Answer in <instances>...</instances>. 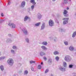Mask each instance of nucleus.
Masks as SVG:
<instances>
[{
	"label": "nucleus",
	"mask_w": 76,
	"mask_h": 76,
	"mask_svg": "<svg viewBox=\"0 0 76 76\" xmlns=\"http://www.w3.org/2000/svg\"><path fill=\"white\" fill-rule=\"evenodd\" d=\"M64 59L66 61L69 62L72 60V58L69 55H66L65 56Z\"/></svg>",
	"instance_id": "nucleus-1"
},
{
	"label": "nucleus",
	"mask_w": 76,
	"mask_h": 76,
	"mask_svg": "<svg viewBox=\"0 0 76 76\" xmlns=\"http://www.w3.org/2000/svg\"><path fill=\"white\" fill-rule=\"evenodd\" d=\"M69 18H63L62 20H64L63 22L64 25H66L68 23V20H69Z\"/></svg>",
	"instance_id": "nucleus-2"
},
{
	"label": "nucleus",
	"mask_w": 76,
	"mask_h": 76,
	"mask_svg": "<svg viewBox=\"0 0 76 76\" xmlns=\"http://www.w3.org/2000/svg\"><path fill=\"white\" fill-rule=\"evenodd\" d=\"M7 63L9 64L12 66L13 64V60L12 59H9L8 60Z\"/></svg>",
	"instance_id": "nucleus-3"
},
{
	"label": "nucleus",
	"mask_w": 76,
	"mask_h": 76,
	"mask_svg": "<svg viewBox=\"0 0 76 76\" xmlns=\"http://www.w3.org/2000/svg\"><path fill=\"white\" fill-rule=\"evenodd\" d=\"M49 25L50 26H54V22L52 20H50L49 21Z\"/></svg>",
	"instance_id": "nucleus-4"
},
{
	"label": "nucleus",
	"mask_w": 76,
	"mask_h": 76,
	"mask_svg": "<svg viewBox=\"0 0 76 76\" xmlns=\"http://www.w3.org/2000/svg\"><path fill=\"white\" fill-rule=\"evenodd\" d=\"M68 12L66 10H64V15L65 17H68L69 16V14H67Z\"/></svg>",
	"instance_id": "nucleus-5"
},
{
	"label": "nucleus",
	"mask_w": 76,
	"mask_h": 76,
	"mask_svg": "<svg viewBox=\"0 0 76 76\" xmlns=\"http://www.w3.org/2000/svg\"><path fill=\"white\" fill-rule=\"evenodd\" d=\"M22 31L25 35H28V32L27 30L25 29H23Z\"/></svg>",
	"instance_id": "nucleus-6"
},
{
	"label": "nucleus",
	"mask_w": 76,
	"mask_h": 76,
	"mask_svg": "<svg viewBox=\"0 0 76 76\" xmlns=\"http://www.w3.org/2000/svg\"><path fill=\"white\" fill-rule=\"evenodd\" d=\"M26 2L25 1H23L21 4L20 6L21 7H24V6H25V4Z\"/></svg>",
	"instance_id": "nucleus-7"
},
{
	"label": "nucleus",
	"mask_w": 76,
	"mask_h": 76,
	"mask_svg": "<svg viewBox=\"0 0 76 76\" xmlns=\"http://www.w3.org/2000/svg\"><path fill=\"white\" fill-rule=\"evenodd\" d=\"M59 70L61 72H65L66 71V69L62 66L59 68Z\"/></svg>",
	"instance_id": "nucleus-8"
},
{
	"label": "nucleus",
	"mask_w": 76,
	"mask_h": 76,
	"mask_svg": "<svg viewBox=\"0 0 76 76\" xmlns=\"http://www.w3.org/2000/svg\"><path fill=\"white\" fill-rule=\"evenodd\" d=\"M45 23H42V26H41V30H43L45 28Z\"/></svg>",
	"instance_id": "nucleus-9"
},
{
	"label": "nucleus",
	"mask_w": 76,
	"mask_h": 76,
	"mask_svg": "<svg viewBox=\"0 0 76 76\" xmlns=\"http://www.w3.org/2000/svg\"><path fill=\"white\" fill-rule=\"evenodd\" d=\"M37 17L38 19H40L41 18V15L40 13H38L37 14Z\"/></svg>",
	"instance_id": "nucleus-10"
},
{
	"label": "nucleus",
	"mask_w": 76,
	"mask_h": 76,
	"mask_svg": "<svg viewBox=\"0 0 76 76\" xmlns=\"http://www.w3.org/2000/svg\"><path fill=\"white\" fill-rule=\"evenodd\" d=\"M41 48H42L43 50H47V48L44 46H42Z\"/></svg>",
	"instance_id": "nucleus-11"
},
{
	"label": "nucleus",
	"mask_w": 76,
	"mask_h": 76,
	"mask_svg": "<svg viewBox=\"0 0 76 76\" xmlns=\"http://www.w3.org/2000/svg\"><path fill=\"white\" fill-rule=\"evenodd\" d=\"M31 3H32L33 4L35 5L36 4V3L35 2V0H31L30 1Z\"/></svg>",
	"instance_id": "nucleus-12"
},
{
	"label": "nucleus",
	"mask_w": 76,
	"mask_h": 76,
	"mask_svg": "<svg viewBox=\"0 0 76 76\" xmlns=\"http://www.w3.org/2000/svg\"><path fill=\"white\" fill-rule=\"evenodd\" d=\"M29 17H28L27 16H25L24 18V21H25V22L27 20H28V19H29Z\"/></svg>",
	"instance_id": "nucleus-13"
},
{
	"label": "nucleus",
	"mask_w": 76,
	"mask_h": 76,
	"mask_svg": "<svg viewBox=\"0 0 76 76\" xmlns=\"http://www.w3.org/2000/svg\"><path fill=\"white\" fill-rule=\"evenodd\" d=\"M40 54L41 56H45V54L42 52H41L40 53Z\"/></svg>",
	"instance_id": "nucleus-14"
},
{
	"label": "nucleus",
	"mask_w": 76,
	"mask_h": 76,
	"mask_svg": "<svg viewBox=\"0 0 76 76\" xmlns=\"http://www.w3.org/2000/svg\"><path fill=\"white\" fill-rule=\"evenodd\" d=\"M69 50L70 51H73V50H74V48H73V47H72V46H71L69 48Z\"/></svg>",
	"instance_id": "nucleus-15"
},
{
	"label": "nucleus",
	"mask_w": 76,
	"mask_h": 76,
	"mask_svg": "<svg viewBox=\"0 0 76 76\" xmlns=\"http://www.w3.org/2000/svg\"><path fill=\"white\" fill-rule=\"evenodd\" d=\"M41 24L40 22H39L36 23L35 24V26H39V25Z\"/></svg>",
	"instance_id": "nucleus-16"
},
{
	"label": "nucleus",
	"mask_w": 76,
	"mask_h": 76,
	"mask_svg": "<svg viewBox=\"0 0 76 76\" xmlns=\"http://www.w3.org/2000/svg\"><path fill=\"white\" fill-rule=\"evenodd\" d=\"M42 44H43V45H47L48 44V43L47 42H44L42 43Z\"/></svg>",
	"instance_id": "nucleus-17"
},
{
	"label": "nucleus",
	"mask_w": 76,
	"mask_h": 76,
	"mask_svg": "<svg viewBox=\"0 0 76 76\" xmlns=\"http://www.w3.org/2000/svg\"><path fill=\"white\" fill-rule=\"evenodd\" d=\"M76 31L74 32L73 34L72 37V38H74V37L76 36Z\"/></svg>",
	"instance_id": "nucleus-18"
},
{
	"label": "nucleus",
	"mask_w": 76,
	"mask_h": 76,
	"mask_svg": "<svg viewBox=\"0 0 76 76\" xmlns=\"http://www.w3.org/2000/svg\"><path fill=\"white\" fill-rule=\"evenodd\" d=\"M63 65L65 67H67V63H66L65 62H63Z\"/></svg>",
	"instance_id": "nucleus-19"
},
{
	"label": "nucleus",
	"mask_w": 76,
	"mask_h": 76,
	"mask_svg": "<svg viewBox=\"0 0 76 76\" xmlns=\"http://www.w3.org/2000/svg\"><path fill=\"white\" fill-rule=\"evenodd\" d=\"M68 0H64V4H65L68 3Z\"/></svg>",
	"instance_id": "nucleus-20"
},
{
	"label": "nucleus",
	"mask_w": 76,
	"mask_h": 76,
	"mask_svg": "<svg viewBox=\"0 0 76 76\" xmlns=\"http://www.w3.org/2000/svg\"><path fill=\"white\" fill-rule=\"evenodd\" d=\"M0 69L2 71H3L4 70V67H3V66L1 65L0 66Z\"/></svg>",
	"instance_id": "nucleus-21"
},
{
	"label": "nucleus",
	"mask_w": 76,
	"mask_h": 76,
	"mask_svg": "<svg viewBox=\"0 0 76 76\" xmlns=\"http://www.w3.org/2000/svg\"><path fill=\"white\" fill-rule=\"evenodd\" d=\"M53 54L54 55H56L58 54V51H55L54 52Z\"/></svg>",
	"instance_id": "nucleus-22"
},
{
	"label": "nucleus",
	"mask_w": 76,
	"mask_h": 76,
	"mask_svg": "<svg viewBox=\"0 0 76 76\" xmlns=\"http://www.w3.org/2000/svg\"><path fill=\"white\" fill-rule=\"evenodd\" d=\"M52 62V60L51 59H49L48 60V63H51Z\"/></svg>",
	"instance_id": "nucleus-23"
},
{
	"label": "nucleus",
	"mask_w": 76,
	"mask_h": 76,
	"mask_svg": "<svg viewBox=\"0 0 76 76\" xmlns=\"http://www.w3.org/2000/svg\"><path fill=\"white\" fill-rule=\"evenodd\" d=\"M12 42V40L10 39H8L7 40V42Z\"/></svg>",
	"instance_id": "nucleus-24"
},
{
	"label": "nucleus",
	"mask_w": 76,
	"mask_h": 76,
	"mask_svg": "<svg viewBox=\"0 0 76 76\" xmlns=\"http://www.w3.org/2000/svg\"><path fill=\"white\" fill-rule=\"evenodd\" d=\"M34 7H35V6L34 5H32L31 7V10H33L34 9Z\"/></svg>",
	"instance_id": "nucleus-25"
},
{
	"label": "nucleus",
	"mask_w": 76,
	"mask_h": 76,
	"mask_svg": "<svg viewBox=\"0 0 76 76\" xmlns=\"http://www.w3.org/2000/svg\"><path fill=\"white\" fill-rule=\"evenodd\" d=\"M30 64H32V63H35V61H30Z\"/></svg>",
	"instance_id": "nucleus-26"
},
{
	"label": "nucleus",
	"mask_w": 76,
	"mask_h": 76,
	"mask_svg": "<svg viewBox=\"0 0 76 76\" xmlns=\"http://www.w3.org/2000/svg\"><path fill=\"white\" fill-rule=\"evenodd\" d=\"M12 48L14 50L17 49V47H16V46H12Z\"/></svg>",
	"instance_id": "nucleus-27"
},
{
	"label": "nucleus",
	"mask_w": 76,
	"mask_h": 76,
	"mask_svg": "<svg viewBox=\"0 0 76 76\" xmlns=\"http://www.w3.org/2000/svg\"><path fill=\"white\" fill-rule=\"evenodd\" d=\"M28 73V72L27 70H26L24 72V75H27Z\"/></svg>",
	"instance_id": "nucleus-28"
},
{
	"label": "nucleus",
	"mask_w": 76,
	"mask_h": 76,
	"mask_svg": "<svg viewBox=\"0 0 76 76\" xmlns=\"http://www.w3.org/2000/svg\"><path fill=\"white\" fill-rule=\"evenodd\" d=\"M5 58V57H2L0 58V60H3V59H4Z\"/></svg>",
	"instance_id": "nucleus-29"
},
{
	"label": "nucleus",
	"mask_w": 76,
	"mask_h": 76,
	"mask_svg": "<svg viewBox=\"0 0 76 76\" xmlns=\"http://www.w3.org/2000/svg\"><path fill=\"white\" fill-rule=\"evenodd\" d=\"M73 67V65L70 64L69 65V68H72Z\"/></svg>",
	"instance_id": "nucleus-30"
},
{
	"label": "nucleus",
	"mask_w": 76,
	"mask_h": 76,
	"mask_svg": "<svg viewBox=\"0 0 76 76\" xmlns=\"http://www.w3.org/2000/svg\"><path fill=\"white\" fill-rule=\"evenodd\" d=\"M12 26L13 28H15V24L13 23L12 24Z\"/></svg>",
	"instance_id": "nucleus-31"
},
{
	"label": "nucleus",
	"mask_w": 76,
	"mask_h": 76,
	"mask_svg": "<svg viewBox=\"0 0 76 76\" xmlns=\"http://www.w3.org/2000/svg\"><path fill=\"white\" fill-rule=\"evenodd\" d=\"M64 43L66 45H68V42H67L65 41L64 42Z\"/></svg>",
	"instance_id": "nucleus-32"
},
{
	"label": "nucleus",
	"mask_w": 76,
	"mask_h": 76,
	"mask_svg": "<svg viewBox=\"0 0 76 76\" xmlns=\"http://www.w3.org/2000/svg\"><path fill=\"white\" fill-rule=\"evenodd\" d=\"M55 59L57 60V61H58V60H59V57L58 56H56L55 58Z\"/></svg>",
	"instance_id": "nucleus-33"
},
{
	"label": "nucleus",
	"mask_w": 76,
	"mask_h": 76,
	"mask_svg": "<svg viewBox=\"0 0 76 76\" xmlns=\"http://www.w3.org/2000/svg\"><path fill=\"white\" fill-rule=\"evenodd\" d=\"M11 52L12 53H13V54H14V53H15V51L14 50H11Z\"/></svg>",
	"instance_id": "nucleus-34"
},
{
	"label": "nucleus",
	"mask_w": 76,
	"mask_h": 76,
	"mask_svg": "<svg viewBox=\"0 0 76 76\" xmlns=\"http://www.w3.org/2000/svg\"><path fill=\"white\" fill-rule=\"evenodd\" d=\"M27 10L28 12H30V11L31 10V7H29L28 8Z\"/></svg>",
	"instance_id": "nucleus-35"
},
{
	"label": "nucleus",
	"mask_w": 76,
	"mask_h": 76,
	"mask_svg": "<svg viewBox=\"0 0 76 76\" xmlns=\"http://www.w3.org/2000/svg\"><path fill=\"white\" fill-rule=\"evenodd\" d=\"M38 69H41V66L40 65H39L38 66Z\"/></svg>",
	"instance_id": "nucleus-36"
},
{
	"label": "nucleus",
	"mask_w": 76,
	"mask_h": 76,
	"mask_svg": "<svg viewBox=\"0 0 76 76\" xmlns=\"http://www.w3.org/2000/svg\"><path fill=\"white\" fill-rule=\"evenodd\" d=\"M48 71H49V70H48V69H46L45 71V73H47Z\"/></svg>",
	"instance_id": "nucleus-37"
},
{
	"label": "nucleus",
	"mask_w": 76,
	"mask_h": 76,
	"mask_svg": "<svg viewBox=\"0 0 76 76\" xmlns=\"http://www.w3.org/2000/svg\"><path fill=\"white\" fill-rule=\"evenodd\" d=\"M4 22V20L1 19L0 20V23H2Z\"/></svg>",
	"instance_id": "nucleus-38"
},
{
	"label": "nucleus",
	"mask_w": 76,
	"mask_h": 76,
	"mask_svg": "<svg viewBox=\"0 0 76 76\" xmlns=\"http://www.w3.org/2000/svg\"><path fill=\"white\" fill-rule=\"evenodd\" d=\"M26 42H28H28H29V39H28V38H26Z\"/></svg>",
	"instance_id": "nucleus-39"
},
{
	"label": "nucleus",
	"mask_w": 76,
	"mask_h": 76,
	"mask_svg": "<svg viewBox=\"0 0 76 76\" xmlns=\"http://www.w3.org/2000/svg\"><path fill=\"white\" fill-rule=\"evenodd\" d=\"M43 59L45 61H46V60H47V57H45V56H44L43 57Z\"/></svg>",
	"instance_id": "nucleus-40"
},
{
	"label": "nucleus",
	"mask_w": 76,
	"mask_h": 76,
	"mask_svg": "<svg viewBox=\"0 0 76 76\" xmlns=\"http://www.w3.org/2000/svg\"><path fill=\"white\" fill-rule=\"evenodd\" d=\"M55 22L56 23H59V22H58V20H55Z\"/></svg>",
	"instance_id": "nucleus-41"
},
{
	"label": "nucleus",
	"mask_w": 76,
	"mask_h": 76,
	"mask_svg": "<svg viewBox=\"0 0 76 76\" xmlns=\"http://www.w3.org/2000/svg\"><path fill=\"white\" fill-rule=\"evenodd\" d=\"M8 25H9V26H12V24H11L10 23L8 24Z\"/></svg>",
	"instance_id": "nucleus-42"
},
{
	"label": "nucleus",
	"mask_w": 76,
	"mask_h": 76,
	"mask_svg": "<svg viewBox=\"0 0 76 76\" xmlns=\"http://www.w3.org/2000/svg\"><path fill=\"white\" fill-rule=\"evenodd\" d=\"M1 16L2 17H3L4 16V14L3 13H1Z\"/></svg>",
	"instance_id": "nucleus-43"
},
{
	"label": "nucleus",
	"mask_w": 76,
	"mask_h": 76,
	"mask_svg": "<svg viewBox=\"0 0 76 76\" xmlns=\"http://www.w3.org/2000/svg\"><path fill=\"white\" fill-rule=\"evenodd\" d=\"M60 31H61V32H62V31H63V29L61 28L60 29Z\"/></svg>",
	"instance_id": "nucleus-44"
},
{
	"label": "nucleus",
	"mask_w": 76,
	"mask_h": 76,
	"mask_svg": "<svg viewBox=\"0 0 76 76\" xmlns=\"http://www.w3.org/2000/svg\"><path fill=\"white\" fill-rule=\"evenodd\" d=\"M73 75H76V73L75 72H74L73 73Z\"/></svg>",
	"instance_id": "nucleus-45"
},
{
	"label": "nucleus",
	"mask_w": 76,
	"mask_h": 76,
	"mask_svg": "<svg viewBox=\"0 0 76 76\" xmlns=\"http://www.w3.org/2000/svg\"><path fill=\"white\" fill-rule=\"evenodd\" d=\"M10 1H9L8 2V5H10Z\"/></svg>",
	"instance_id": "nucleus-46"
},
{
	"label": "nucleus",
	"mask_w": 76,
	"mask_h": 76,
	"mask_svg": "<svg viewBox=\"0 0 76 76\" xmlns=\"http://www.w3.org/2000/svg\"><path fill=\"white\" fill-rule=\"evenodd\" d=\"M31 70H32V71H33V70H34V68L31 67Z\"/></svg>",
	"instance_id": "nucleus-47"
},
{
	"label": "nucleus",
	"mask_w": 76,
	"mask_h": 76,
	"mask_svg": "<svg viewBox=\"0 0 76 76\" xmlns=\"http://www.w3.org/2000/svg\"><path fill=\"white\" fill-rule=\"evenodd\" d=\"M8 35L9 37H12V35L10 34H8Z\"/></svg>",
	"instance_id": "nucleus-48"
},
{
	"label": "nucleus",
	"mask_w": 76,
	"mask_h": 76,
	"mask_svg": "<svg viewBox=\"0 0 76 76\" xmlns=\"http://www.w3.org/2000/svg\"><path fill=\"white\" fill-rule=\"evenodd\" d=\"M50 76H54V75H53L52 74H51Z\"/></svg>",
	"instance_id": "nucleus-49"
},
{
	"label": "nucleus",
	"mask_w": 76,
	"mask_h": 76,
	"mask_svg": "<svg viewBox=\"0 0 76 76\" xmlns=\"http://www.w3.org/2000/svg\"><path fill=\"white\" fill-rule=\"evenodd\" d=\"M41 65L43 64V62H41Z\"/></svg>",
	"instance_id": "nucleus-50"
},
{
	"label": "nucleus",
	"mask_w": 76,
	"mask_h": 76,
	"mask_svg": "<svg viewBox=\"0 0 76 76\" xmlns=\"http://www.w3.org/2000/svg\"><path fill=\"white\" fill-rule=\"evenodd\" d=\"M69 7H67V10H69Z\"/></svg>",
	"instance_id": "nucleus-51"
},
{
	"label": "nucleus",
	"mask_w": 76,
	"mask_h": 76,
	"mask_svg": "<svg viewBox=\"0 0 76 76\" xmlns=\"http://www.w3.org/2000/svg\"><path fill=\"white\" fill-rule=\"evenodd\" d=\"M54 41L55 42H56V39H54Z\"/></svg>",
	"instance_id": "nucleus-52"
},
{
	"label": "nucleus",
	"mask_w": 76,
	"mask_h": 76,
	"mask_svg": "<svg viewBox=\"0 0 76 76\" xmlns=\"http://www.w3.org/2000/svg\"><path fill=\"white\" fill-rule=\"evenodd\" d=\"M56 0H52L53 1H55Z\"/></svg>",
	"instance_id": "nucleus-53"
},
{
	"label": "nucleus",
	"mask_w": 76,
	"mask_h": 76,
	"mask_svg": "<svg viewBox=\"0 0 76 76\" xmlns=\"http://www.w3.org/2000/svg\"><path fill=\"white\" fill-rule=\"evenodd\" d=\"M13 76H16V75H13Z\"/></svg>",
	"instance_id": "nucleus-54"
},
{
	"label": "nucleus",
	"mask_w": 76,
	"mask_h": 76,
	"mask_svg": "<svg viewBox=\"0 0 76 76\" xmlns=\"http://www.w3.org/2000/svg\"><path fill=\"white\" fill-rule=\"evenodd\" d=\"M0 56H1V53H0Z\"/></svg>",
	"instance_id": "nucleus-55"
},
{
	"label": "nucleus",
	"mask_w": 76,
	"mask_h": 76,
	"mask_svg": "<svg viewBox=\"0 0 76 76\" xmlns=\"http://www.w3.org/2000/svg\"><path fill=\"white\" fill-rule=\"evenodd\" d=\"M69 1H71V0H69Z\"/></svg>",
	"instance_id": "nucleus-56"
},
{
	"label": "nucleus",
	"mask_w": 76,
	"mask_h": 76,
	"mask_svg": "<svg viewBox=\"0 0 76 76\" xmlns=\"http://www.w3.org/2000/svg\"><path fill=\"white\" fill-rule=\"evenodd\" d=\"M55 38H56V39H57V37H55Z\"/></svg>",
	"instance_id": "nucleus-57"
},
{
	"label": "nucleus",
	"mask_w": 76,
	"mask_h": 76,
	"mask_svg": "<svg viewBox=\"0 0 76 76\" xmlns=\"http://www.w3.org/2000/svg\"><path fill=\"white\" fill-rule=\"evenodd\" d=\"M76 76V75H74V76Z\"/></svg>",
	"instance_id": "nucleus-58"
},
{
	"label": "nucleus",
	"mask_w": 76,
	"mask_h": 76,
	"mask_svg": "<svg viewBox=\"0 0 76 76\" xmlns=\"http://www.w3.org/2000/svg\"><path fill=\"white\" fill-rule=\"evenodd\" d=\"M21 72H22V71H21Z\"/></svg>",
	"instance_id": "nucleus-59"
},
{
	"label": "nucleus",
	"mask_w": 76,
	"mask_h": 76,
	"mask_svg": "<svg viewBox=\"0 0 76 76\" xmlns=\"http://www.w3.org/2000/svg\"><path fill=\"white\" fill-rule=\"evenodd\" d=\"M39 76L38 75V76Z\"/></svg>",
	"instance_id": "nucleus-60"
}]
</instances>
